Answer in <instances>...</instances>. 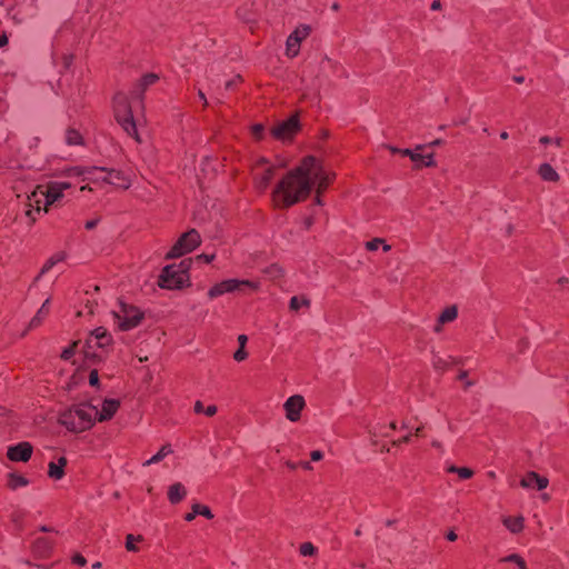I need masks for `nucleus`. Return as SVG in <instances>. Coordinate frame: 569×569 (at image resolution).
<instances>
[{"mask_svg": "<svg viewBox=\"0 0 569 569\" xmlns=\"http://www.w3.org/2000/svg\"><path fill=\"white\" fill-rule=\"evenodd\" d=\"M302 306L309 307L310 306V300L307 299V298H303V297L299 298L297 296H293L290 299V302H289L290 310L298 311Z\"/></svg>", "mask_w": 569, "mask_h": 569, "instance_id": "37", "label": "nucleus"}, {"mask_svg": "<svg viewBox=\"0 0 569 569\" xmlns=\"http://www.w3.org/2000/svg\"><path fill=\"white\" fill-rule=\"evenodd\" d=\"M217 406L210 405L204 409L203 413L208 417H213L217 413Z\"/></svg>", "mask_w": 569, "mask_h": 569, "instance_id": "52", "label": "nucleus"}, {"mask_svg": "<svg viewBox=\"0 0 569 569\" xmlns=\"http://www.w3.org/2000/svg\"><path fill=\"white\" fill-rule=\"evenodd\" d=\"M113 111L117 122L123 131L137 142H141L137 130V122L133 118L129 97L123 92H118L113 97Z\"/></svg>", "mask_w": 569, "mask_h": 569, "instance_id": "4", "label": "nucleus"}, {"mask_svg": "<svg viewBox=\"0 0 569 569\" xmlns=\"http://www.w3.org/2000/svg\"><path fill=\"white\" fill-rule=\"evenodd\" d=\"M114 323L120 331L137 328L144 318V313L136 306L119 301L118 308L111 312Z\"/></svg>", "mask_w": 569, "mask_h": 569, "instance_id": "5", "label": "nucleus"}, {"mask_svg": "<svg viewBox=\"0 0 569 569\" xmlns=\"http://www.w3.org/2000/svg\"><path fill=\"white\" fill-rule=\"evenodd\" d=\"M106 176V173H86L83 181H89L92 183L102 182V177Z\"/></svg>", "mask_w": 569, "mask_h": 569, "instance_id": "44", "label": "nucleus"}, {"mask_svg": "<svg viewBox=\"0 0 569 569\" xmlns=\"http://www.w3.org/2000/svg\"><path fill=\"white\" fill-rule=\"evenodd\" d=\"M67 254L64 251H59L52 254L42 266L41 274L48 272L51 268H53L57 263L64 261Z\"/></svg>", "mask_w": 569, "mask_h": 569, "instance_id": "29", "label": "nucleus"}, {"mask_svg": "<svg viewBox=\"0 0 569 569\" xmlns=\"http://www.w3.org/2000/svg\"><path fill=\"white\" fill-rule=\"evenodd\" d=\"M63 197V192L59 190L56 182L51 181L47 186H38L36 190L29 196L30 201L36 204H43V210L48 212L49 206H52Z\"/></svg>", "mask_w": 569, "mask_h": 569, "instance_id": "9", "label": "nucleus"}, {"mask_svg": "<svg viewBox=\"0 0 569 569\" xmlns=\"http://www.w3.org/2000/svg\"><path fill=\"white\" fill-rule=\"evenodd\" d=\"M68 463L66 457H60L58 462L51 461L48 465V476L53 480H60L64 476V468Z\"/></svg>", "mask_w": 569, "mask_h": 569, "instance_id": "21", "label": "nucleus"}, {"mask_svg": "<svg viewBox=\"0 0 569 569\" xmlns=\"http://www.w3.org/2000/svg\"><path fill=\"white\" fill-rule=\"evenodd\" d=\"M187 496V490L181 482L171 485L168 489V499L172 505L181 502Z\"/></svg>", "mask_w": 569, "mask_h": 569, "instance_id": "22", "label": "nucleus"}, {"mask_svg": "<svg viewBox=\"0 0 569 569\" xmlns=\"http://www.w3.org/2000/svg\"><path fill=\"white\" fill-rule=\"evenodd\" d=\"M431 10H440L441 9V2L440 0H435L432 3H431Z\"/></svg>", "mask_w": 569, "mask_h": 569, "instance_id": "63", "label": "nucleus"}, {"mask_svg": "<svg viewBox=\"0 0 569 569\" xmlns=\"http://www.w3.org/2000/svg\"><path fill=\"white\" fill-rule=\"evenodd\" d=\"M50 313V299H46L40 309L37 311L36 316L30 320L29 328L34 329L39 327L42 321L48 317Z\"/></svg>", "mask_w": 569, "mask_h": 569, "instance_id": "23", "label": "nucleus"}, {"mask_svg": "<svg viewBox=\"0 0 569 569\" xmlns=\"http://www.w3.org/2000/svg\"><path fill=\"white\" fill-rule=\"evenodd\" d=\"M142 540V537L141 536H138V537H134L133 535L129 533L127 535L126 537V548L128 551H138V547L136 546L134 541H141Z\"/></svg>", "mask_w": 569, "mask_h": 569, "instance_id": "41", "label": "nucleus"}, {"mask_svg": "<svg viewBox=\"0 0 569 569\" xmlns=\"http://www.w3.org/2000/svg\"><path fill=\"white\" fill-rule=\"evenodd\" d=\"M458 317V309L456 306L447 307L442 310V312L439 316V322L440 323H447L456 320Z\"/></svg>", "mask_w": 569, "mask_h": 569, "instance_id": "30", "label": "nucleus"}, {"mask_svg": "<svg viewBox=\"0 0 569 569\" xmlns=\"http://www.w3.org/2000/svg\"><path fill=\"white\" fill-rule=\"evenodd\" d=\"M64 140L68 146L83 144L82 134L74 128H68L64 133Z\"/></svg>", "mask_w": 569, "mask_h": 569, "instance_id": "28", "label": "nucleus"}, {"mask_svg": "<svg viewBox=\"0 0 569 569\" xmlns=\"http://www.w3.org/2000/svg\"><path fill=\"white\" fill-rule=\"evenodd\" d=\"M308 162L303 159L300 163L289 170L276 184L271 193L273 207L277 209H288L297 203L303 202L311 194V180H309L307 170Z\"/></svg>", "mask_w": 569, "mask_h": 569, "instance_id": "1", "label": "nucleus"}, {"mask_svg": "<svg viewBox=\"0 0 569 569\" xmlns=\"http://www.w3.org/2000/svg\"><path fill=\"white\" fill-rule=\"evenodd\" d=\"M54 182H56V186L59 187V190H61L62 192L64 190L71 188V183L70 182H67V181H54Z\"/></svg>", "mask_w": 569, "mask_h": 569, "instance_id": "54", "label": "nucleus"}, {"mask_svg": "<svg viewBox=\"0 0 569 569\" xmlns=\"http://www.w3.org/2000/svg\"><path fill=\"white\" fill-rule=\"evenodd\" d=\"M306 402L302 396L295 395L289 397L284 405L286 418L292 422H296L301 417V411L305 408Z\"/></svg>", "mask_w": 569, "mask_h": 569, "instance_id": "12", "label": "nucleus"}, {"mask_svg": "<svg viewBox=\"0 0 569 569\" xmlns=\"http://www.w3.org/2000/svg\"><path fill=\"white\" fill-rule=\"evenodd\" d=\"M172 452V449H171V446L170 445H163L160 450L154 455L152 456L149 460L146 461V466H150V465H153V463H158L160 462L163 458H166L168 455H170Z\"/></svg>", "mask_w": 569, "mask_h": 569, "instance_id": "31", "label": "nucleus"}, {"mask_svg": "<svg viewBox=\"0 0 569 569\" xmlns=\"http://www.w3.org/2000/svg\"><path fill=\"white\" fill-rule=\"evenodd\" d=\"M112 342V337L108 332V330L103 327H99L94 329L90 337L87 339L86 343L82 346V352L84 359L92 360L96 362V359H101L100 355H97L93 349L97 347L99 349H104L110 346Z\"/></svg>", "mask_w": 569, "mask_h": 569, "instance_id": "7", "label": "nucleus"}, {"mask_svg": "<svg viewBox=\"0 0 569 569\" xmlns=\"http://www.w3.org/2000/svg\"><path fill=\"white\" fill-rule=\"evenodd\" d=\"M198 97L202 101L203 107H207L208 106V100H207L206 94L203 93L202 90L198 91Z\"/></svg>", "mask_w": 569, "mask_h": 569, "instance_id": "60", "label": "nucleus"}, {"mask_svg": "<svg viewBox=\"0 0 569 569\" xmlns=\"http://www.w3.org/2000/svg\"><path fill=\"white\" fill-rule=\"evenodd\" d=\"M423 149L425 146H417L411 156V161L416 163L417 168L435 167L436 162L433 160V153L423 154L421 153Z\"/></svg>", "mask_w": 569, "mask_h": 569, "instance_id": "20", "label": "nucleus"}, {"mask_svg": "<svg viewBox=\"0 0 569 569\" xmlns=\"http://www.w3.org/2000/svg\"><path fill=\"white\" fill-rule=\"evenodd\" d=\"M299 552L303 557H312L317 553V548L311 542H302Z\"/></svg>", "mask_w": 569, "mask_h": 569, "instance_id": "39", "label": "nucleus"}, {"mask_svg": "<svg viewBox=\"0 0 569 569\" xmlns=\"http://www.w3.org/2000/svg\"><path fill=\"white\" fill-rule=\"evenodd\" d=\"M271 166L266 158H260L256 161L254 171L263 170L266 167Z\"/></svg>", "mask_w": 569, "mask_h": 569, "instance_id": "49", "label": "nucleus"}, {"mask_svg": "<svg viewBox=\"0 0 569 569\" xmlns=\"http://www.w3.org/2000/svg\"><path fill=\"white\" fill-rule=\"evenodd\" d=\"M201 243V237L196 229L182 233L166 254L167 259H174L191 252Z\"/></svg>", "mask_w": 569, "mask_h": 569, "instance_id": "8", "label": "nucleus"}, {"mask_svg": "<svg viewBox=\"0 0 569 569\" xmlns=\"http://www.w3.org/2000/svg\"><path fill=\"white\" fill-rule=\"evenodd\" d=\"M467 377H468V372L466 370L460 371V373L458 375V379L460 381H465V389H468L469 387H471L473 385V381L468 380Z\"/></svg>", "mask_w": 569, "mask_h": 569, "instance_id": "47", "label": "nucleus"}, {"mask_svg": "<svg viewBox=\"0 0 569 569\" xmlns=\"http://www.w3.org/2000/svg\"><path fill=\"white\" fill-rule=\"evenodd\" d=\"M98 224V220L97 219H93V220H88L84 224L86 229L87 230H92L93 228H96Z\"/></svg>", "mask_w": 569, "mask_h": 569, "instance_id": "57", "label": "nucleus"}, {"mask_svg": "<svg viewBox=\"0 0 569 569\" xmlns=\"http://www.w3.org/2000/svg\"><path fill=\"white\" fill-rule=\"evenodd\" d=\"M198 515L203 516L207 519H212L213 518V513L211 512L209 507H207L204 505H200V503H194L191 507V512L186 513L184 520L190 522Z\"/></svg>", "mask_w": 569, "mask_h": 569, "instance_id": "25", "label": "nucleus"}, {"mask_svg": "<svg viewBox=\"0 0 569 569\" xmlns=\"http://www.w3.org/2000/svg\"><path fill=\"white\" fill-rule=\"evenodd\" d=\"M54 541L48 537H39L32 543V552L39 559H47L51 556Z\"/></svg>", "mask_w": 569, "mask_h": 569, "instance_id": "15", "label": "nucleus"}, {"mask_svg": "<svg viewBox=\"0 0 569 569\" xmlns=\"http://www.w3.org/2000/svg\"><path fill=\"white\" fill-rule=\"evenodd\" d=\"M8 43V37L6 33L0 34V48L4 47Z\"/></svg>", "mask_w": 569, "mask_h": 569, "instance_id": "62", "label": "nucleus"}, {"mask_svg": "<svg viewBox=\"0 0 569 569\" xmlns=\"http://www.w3.org/2000/svg\"><path fill=\"white\" fill-rule=\"evenodd\" d=\"M204 409H206V408L203 407V403H202L200 400H197V401L194 402L193 410H194V412H196V413H198V415H199V413H203Z\"/></svg>", "mask_w": 569, "mask_h": 569, "instance_id": "55", "label": "nucleus"}, {"mask_svg": "<svg viewBox=\"0 0 569 569\" xmlns=\"http://www.w3.org/2000/svg\"><path fill=\"white\" fill-rule=\"evenodd\" d=\"M446 538L449 540V541H456L458 539V536L457 533L453 531V530H450L447 535H446Z\"/></svg>", "mask_w": 569, "mask_h": 569, "instance_id": "58", "label": "nucleus"}, {"mask_svg": "<svg viewBox=\"0 0 569 569\" xmlns=\"http://www.w3.org/2000/svg\"><path fill=\"white\" fill-rule=\"evenodd\" d=\"M303 161H309L307 174L309 180H311V189L316 187L317 193H325L332 184L336 174L333 172L326 171L321 161L313 156L305 157Z\"/></svg>", "mask_w": 569, "mask_h": 569, "instance_id": "6", "label": "nucleus"}, {"mask_svg": "<svg viewBox=\"0 0 569 569\" xmlns=\"http://www.w3.org/2000/svg\"><path fill=\"white\" fill-rule=\"evenodd\" d=\"M312 461H320L323 458V453L320 450H313L310 453Z\"/></svg>", "mask_w": 569, "mask_h": 569, "instance_id": "53", "label": "nucleus"}, {"mask_svg": "<svg viewBox=\"0 0 569 569\" xmlns=\"http://www.w3.org/2000/svg\"><path fill=\"white\" fill-rule=\"evenodd\" d=\"M102 173H106V176L102 177V182L104 183L122 189H128L130 187V180L119 170L103 168Z\"/></svg>", "mask_w": 569, "mask_h": 569, "instance_id": "16", "label": "nucleus"}, {"mask_svg": "<svg viewBox=\"0 0 569 569\" xmlns=\"http://www.w3.org/2000/svg\"><path fill=\"white\" fill-rule=\"evenodd\" d=\"M197 260L203 261L204 263H210L214 259V254H206L201 253L196 257Z\"/></svg>", "mask_w": 569, "mask_h": 569, "instance_id": "51", "label": "nucleus"}, {"mask_svg": "<svg viewBox=\"0 0 569 569\" xmlns=\"http://www.w3.org/2000/svg\"><path fill=\"white\" fill-rule=\"evenodd\" d=\"M310 26L301 24L292 33H290V36L296 38V40L301 43V41L305 40L310 34Z\"/></svg>", "mask_w": 569, "mask_h": 569, "instance_id": "35", "label": "nucleus"}, {"mask_svg": "<svg viewBox=\"0 0 569 569\" xmlns=\"http://www.w3.org/2000/svg\"><path fill=\"white\" fill-rule=\"evenodd\" d=\"M29 483L28 479L23 476L10 473L8 480V487L12 490H16L19 487H24Z\"/></svg>", "mask_w": 569, "mask_h": 569, "instance_id": "34", "label": "nucleus"}, {"mask_svg": "<svg viewBox=\"0 0 569 569\" xmlns=\"http://www.w3.org/2000/svg\"><path fill=\"white\" fill-rule=\"evenodd\" d=\"M248 357V352L244 347H239V349L233 353V359L238 362L246 360Z\"/></svg>", "mask_w": 569, "mask_h": 569, "instance_id": "46", "label": "nucleus"}, {"mask_svg": "<svg viewBox=\"0 0 569 569\" xmlns=\"http://www.w3.org/2000/svg\"><path fill=\"white\" fill-rule=\"evenodd\" d=\"M548 479L539 476L535 471L528 472L520 481V486L523 488H536L538 490L546 489L548 487Z\"/></svg>", "mask_w": 569, "mask_h": 569, "instance_id": "18", "label": "nucleus"}, {"mask_svg": "<svg viewBox=\"0 0 569 569\" xmlns=\"http://www.w3.org/2000/svg\"><path fill=\"white\" fill-rule=\"evenodd\" d=\"M538 174L543 181L558 182L560 180L559 173L549 163H542L538 168Z\"/></svg>", "mask_w": 569, "mask_h": 569, "instance_id": "24", "label": "nucleus"}, {"mask_svg": "<svg viewBox=\"0 0 569 569\" xmlns=\"http://www.w3.org/2000/svg\"><path fill=\"white\" fill-rule=\"evenodd\" d=\"M383 243V240L380 238H373L370 241L366 242V249L369 251L377 250L381 244Z\"/></svg>", "mask_w": 569, "mask_h": 569, "instance_id": "45", "label": "nucleus"}, {"mask_svg": "<svg viewBox=\"0 0 569 569\" xmlns=\"http://www.w3.org/2000/svg\"><path fill=\"white\" fill-rule=\"evenodd\" d=\"M410 439H411V435H407V436L393 441V445L399 446L401 443H408L410 441Z\"/></svg>", "mask_w": 569, "mask_h": 569, "instance_id": "56", "label": "nucleus"}, {"mask_svg": "<svg viewBox=\"0 0 569 569\" xmlns=\"http://www.w3.org/2000/svg\"><path fill=\"white\" fill-rule=\"evenodd\" d=\"M27 206L29 208L26 210V216L30 219V224H33L43 207H41V204H36L34 201H30L29 199Z\"/></svg>", "mask_w": 569, "mask_h": 569, "instance_id": "33", "label": "nucleus"}, {"mask_svg": "<svg viewBox=\"0 0 569 569\" xmlns=\"http://www.w3.org/2000/svg\"><path fill=\"white\" fill-rule=\"evenodd\" d=\"M505 527L512 533H519L523 530V522H525V519L523 517L519 516V517H506L503 518L502 520Z\"/></svg>", "mask_w": 569, "mask_h": 569, "instance_id": "27", "label": "nucleus"}, {"mask_svg": "<svg viewBox=\"0 0 569 569\" xmlns=\"http://www.w3.org/2000/svg\"><path fill=\"white\" fill-rule=\"evenodd\" d=\"M191 264V259H183L179 263L166 266L159 276V287L162 289L174 290L189 284V269Z\"/></svg>", "mask_w": 569, "mask_h": 569, "instance_id": "3", "label": "nucleus"}, {"mask_svg": "<svg viewBox=\"0 0 569 569\" xmlns=\"http://www.w3.org/2000/svg\"><path fill=\"white\" fill-rule=\"evenodd\" d=\"M251 136L257 140L260 141L264 138L266 129L264 126L261 123H256L250 129Z\"/></svg>", "mask_w": 569, "mask_h": 569, "instance_id": "40", "label": "nucleus"}, {"mask_svg": "<svg viewBox=\"0 0 569 569\" xmlns=\"http://www.w3.org/2000/svg\"><path fill=\"white\" fill-rule=\"evenodd\" d=\"M248 288L252 291H257L259 289V282L251 280H238V279H228L223 280L219 283H216L208 291V297L210 299H214L228 292H233L236 290H243Z\"/></svg>", "mask_w": 569, "mask_h": 569, "instance_id": "10", "label": "nucleus"}, {"mask_svg": "<svg viewBox=\"0 0 569 569\" xmlns=\"http://www.w3.org/2000/svg\"><path fill=\"white\" fill-rule=\"evenodd\" d=\"M72 562L76 563V565H79V566H84L87 563V560H86V558L82 555L76 553L72 557Z\"/></svg>", "mask_w": 569, "mask_h": 569, "instance_id": "50", "label": "nucleus"}, {"mask_svg": "<svg viewBox=\"0 0 569 569\" xmlns=\"http://www.w3.org/2000/svg\"><path fill=\"white\" fill-rule=\"evenodd\" d=\"M80 342L79 341H74L71 346H69L68 348H66L62 353H61V358L63 360H69L71 359V357L76 353L78 347H79Z\"/></svg>", "mask_w": 569, "mask_h": 569, "instance_id": "42", "label": "nucleus"}, {"mask_svg": "<svg viewBox=\"0 0 569 569\" xmlns=\"http://www.w3.org/2000/svg\"><path fill=\"white\" fill-rule=\"evenodd\" d=\"M119 407H120L119 400L106 399L102 403L101 410L100 411L98 410L96 420H98L100 422L110 420L116 415Z\"/></svg>", "mask_w": 569, "mask_h": 569, "instance_id": "19", "label": "nucleus"}, {"mask_svg": "<svg viewBox=\"0 0 569 569\" xmlns=\"http://www.w3.org/2000/svg\"><path fill=\"white\" fill-rule=\"evenodd\" d=\"M539 142L542 144H548V143L552 142V139L548 136H543L539 139Z\"/></svg>", "mask_w": 569, "mask_h": 569, "instance_id": "64", "label": "nucleus"}, {"mask_svg": "<svg viewBox=\"0 0 569 569\" xmlns=\"http://www.w3.org/2000/svg\"><path fill=\"white\" fill-rule=\"evenodd\" d=\"M274 166H268L261 171H254V186L259 191L263 192L268 189L271 180L274 177Z\"/></svg>", "mask_w": 569, "mask_h": 569, "instance_id": "17", "label": "nucleus"}, {"mask_svg": "<svg viewBox=\"0 0 569 569\" xmlns=\"http://www.w3.org/2000/svg\"><path fill=\"white\" fill-rule=\"evenodd\" d=\"M89 383L92 387H97L99 385V375L97 370H91L89 373Z\"/></svg>", "mask_w": 569, "mask_h": 569, "instance_id": "48", "label": "nucleus"}, {"mask_svg": "<svg viewBox=\"0 0 569 569\" xmlns=\"http://www.w3.org/2000/svg\"><path fill=\"white\" fill-rule=\"evenodd\" d=\"M503 562H513L518 566V569H528L525 559L518 553H511L501 559Z\"/></svg>", "mask_w": 569, "mask_h": 569, "instance_id": "38", "label": "nucleus"}, {"mask_svg": "<svg viewBox=\"0 0 569 569\" xmlns=\"http://www.w3.org/2000/svg\"><path fill=\"white\" fill-rule=\"evenodd\" d=\"M300 42L296 40L292 36L289 34L287 42H286V54L290 58H295L298 56L300 51Z\"/></svg>", "mask_w": 569, "mask_h": 569, "instance_id": "32", "label": "nucleus"}, {"mask_svg": "<svg viewBox=\"0 0 569 569\" xmlns=\"http://www.w3.org/2000/svg\"><path fill=\"white\" fill-rule=\"evenodd\" d=\"M412 153H413V150H410V149H400L399 150V154L409 157L410 159H411Z\"/></svg>", "mask_w": 569, "mask_h": 569, "instance_id": "61", "label": "nucleus"}, {"mask_svg": "<svg viewBox=\"0 0 569 569\" xmlns=\"http://www.w3.org/2000/svg\"><path fill=\"white\" fill-rule=\"evenodd\" d=\"M97 415L94 406L80 405L63 412L59 422L69 431L83 432L93 426Z\"/></svg>", "mask_w": 569, "mask_h": 569, "instance_id": "2", "label": "nucleus"}, {"mask_svg": "<svg viewBox=\"0 0 569 569\" xmlns=\"http://www.w3.org/2000/svg\"><path fill=\"white\" fill-rule=\"evenodd\" d=\"M448 472L457 473L461 479H470L473 476V470L467 467L451 466L448 468Z\"/></svg>", "mask_w": 569, "mask_h": 569, "instance_id": "36", "label": "nucleus"}, {"mask_svg": "<svg viewBox=\"0 0 569 569\" xmlns=\"http://www.w3.org/2000/svg\"><path fill=\"white\" fill-rule=\"evenodd\" d=\"M432 365L435 369L439 371H445L449 366L448 361L440 357H435L432 360Z\"/></svg>", "mask_w": 569, "mask_h": 569, "instance_id": "43", "label": "nucleus"}, {"mask_svg": "<svg viewBox=\"0 0 569 569\" xmlns=\"http://www.w3.org/2000/svg\"><path fill=\"white\" fill-rule=\"evenodd\" d=\"M247 341H248V338L246 335H240L238 337L239 347H246Z\"/></svg>", "mask_w": 569, "mask_h": 569, "instance_id": "59", "label": "nucleus"}, {"mask_svg": "<svg viewBox=\"0 0 569 569\" xmlns=\"http://www.w3.org/2000/svg\"><path fill=\"white\" fill-rule=\"evenodd\" d=\"M103 172V167H71L68 168L64 173L68 177H82L84 178L86 173H99Z\"/></svg>", "mask_w": 569, "mask_h": 569, "instance_id": "26", "label": "nucleus"}, {"mask_svg": "<svg viewBox=\"0 0 569 569\" xmlns=\"http://www.w3.org/2000/svg\"><path fill=\"white\" fill-rule=\"evenodd\" d=\"M32 455V446L29 442H20L9 447L7 457L11 461L27 462Z\"/></svg>", "mask_w": 569, "mask_h": 569, "instance_id": "14", "label": "nucleus"}, {"mask_svg": "<svg viewBox=\"0 0 569 569\" xmlns=\"http://www.w3.org/2000/svg\"><path fill=\"white\" fill-rule=\"evenodd\" d=\"M159 81V76L157 73L150 72L143 74L140 80L137 82L134 88L130 91V96L133 99H138L141 102V107L143 108V96L149 87L156 84Z\"/></svg>", "mask_w": 569, "mask_h": 569, "instance_id": "13", "label": "nucleus"}, {"mask_svg": "<svg viewBox=\"0 0 569 569\" xmlns=\"http://www.w3.org/2000/svg\"><path fill=\"white\" fill-rule=\"evenodd\" d=\"M301 126L298 113L290 116L287 120L274 124L270 133L271 136L280 141L292 140L293 137L300 131Z\"/></svg>", "mask_w": 569, "mask_h": 569, "instance_id": "11", "label": "nucleus"}]
</instances>
